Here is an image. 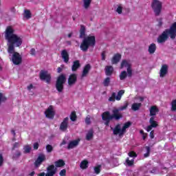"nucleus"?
<instances>
[{
	"label": "nucleus",
	"mask_w": 176,
	"mask_h": 176,
	"mask_svg": "<svg viewBox=\"0 0 176 176\" xmlns=\"http://www.w3.org/2000/svg\"><path fill=\"white\" fill-rule=\"evenodd\" d=\"M5 39L8 41V52L9 54H12V63L15 65H19L21 63V56H20V54L14 52V46L20 47L23 45V38L14 34L13 28L8 26L5 31Z\"/></svg>",
	"instance_id": "nucleus-1"
},
{
	"label": "nucleus",
	"mask_w": 176,
	"mask_h": 176,
	"mask_svg": "<svg viewBox=\"0 0 176 176\" xmlns=\"http://www.w3.org/2000/svg\"><path fill=\"white\" fill-rule=\"evenodd\" d=\"M86 36V28L83 25H81L80 30V38L82 40L80 45V49H81L82 52H87L89 50V47L91 46L94 47L96 45V37L94 36Z\"/></svg>",
	"instance_id": "nucleus-2"
},
{
	"label": "nucleus",
	"mask_w": 176,
	"mask_h": 176,
	"mask_svg": "<svg viewBox=\"0 0 176 176\" xmlns=\"http://www.w3.org/2000/svg\"><path fill=\"white\" fill-rule=\"evenodd\" d=\"M126 108H127V104H125L124 106L121 107L120 109H114L113 110L112 116H111L108 111L103 113L102 115V119L105 122L106 126H108L109 121L112 120V119H116V120H119V119H121L122 114L119 113V111H124Z\"/></svg>",
	"instance_id": "nucleus-3"
},
{
	"label": "nucleus",
	"mask_w": 176,
	"mask_h": 176,
	"mask_svg": "<svg viewBox=\"0 0 176 176\" xmlns=\"http://www.w3.org/2000/svg\"><path fill=\"white\" fill-rule=\"evenodd\" d=\"M168 35H170L171 39H175L176 37V22H175L170 26V29L164 30L161 35H160L157 39V43H164L167 39H168Z\"/></svg>",
	"instance_id": "nucleus-4"
},
{
	"label": "nucleus",
	"mask_w": 176,
	"mask_h": 176,
	"mask_svg": "<svg viewBox=\"0 0 176 176\" xmlns=\"http://www.w3.org/2000/svg\"><path fill=\"white\" fill-rule=\"evenodd\" d=\"M130 126H131V122H130L125 123L122 129L120 127V125H117L113 131V134H115V135H119L120 137L121 135H123V134H124L126 129H129Z\"/></svg>",
	"instance_id": "nucleus-5"
},
{
	"label": "nucleus",
	"mask_w": 176,
	"mask_h": 176,
	"mask_svg": "<svg viewBox=\"0 0 176 176\" xmlns=\"http://www.w3.org/2000/svg\"><path fill=\"white\" fill-rule=\"evenodd\" d=\"M66 80L67 78H65V75L64 74H61L58 77L56 87L59 93H61V91H63V89H64V84L65 83Z\"/></svg>",
	"instance_id": "nucleus-6"
},
{
	"label": "nucleus",
	"mask_w": 176,
	"mask_h": 176,
	"mask_svg": "<svg viewBox=\"0 0 176 176\" xmlns=\"http://www.w3.org/2000/svg\"><path fill=\"white\" fill-rule=\"evenodd\" d=\"M152 9L155 16H160L162 12V3L159 0H153L151 4Z\"/></svg>",
	"instance_id": "nucleus-7"
},
{
	"label": "nucleus",
	"mask_w": 176,
	"mask_h": 176,
	"mask_svg": "<svg viewBox=\"0 0 176 176\" xmlns=\"http://www.w3.org/2000/svg\"><path fill=\"white\" fill-rule=\"evenodd\" d=\"M40 78L41 80H45L47 83H50L52 77L50 76V74H49V72L42 70L40 73Z\"/></svg>",
	"instance_id": "nucleus-8"
},
{
	"label": "nucleus",
	"mask_w": 176,
	"mask_h": 176,
	"mask_svg": "<svg viewBox=\"0 0 176 176\" xmlns=\"http://www.w3.org/2000/svg\"><path fill=\"white\" fill-rule=\"evenodd\" d=\"M45 115L48 119H53L54 118L55 112L53 106H50L45 111Z\"/></svg>",
	"instance_id": "nucleus-9"
},
{
	"label": "nucleus",
	"mask_w": 176,
	"mask_h": 176,
	"mask_svg": "<svg viewBox=\"0 0 176 176\" xmlns=\"http://www.w3.org/2000/svg\"><path fill=\"white\" fill-rule=\"evenodd\" d=\"M150 125L146 127V131L149 132L152 129L157 126V122L155 121V117H151L149 120Z\"/></svg>",
	"instance_id": "nucleus-10"
},
{
	"label": "nucleus",
	"mask_w": 176,
	"mask_h": 176,
	"mask_svg": "<svg viewBox=\"0 0 176 176\" xmlns=\"http://www.w3.org/2000/svg\"><path fill=\"white\" fill-rule=\"evenodd\" d=\"M47 173L45 174V176H53L54 174H56L57 169L54 167V165H50L47 168Z\"/></svg>",
	"instance_id": "nucleus-11"
},
{
	"label": "nucleus",
	"mask_w": 176,
	"mask_h": 176,
	"mask_svg": "<svg viewBox=\"0 0 176 176\" xmlns=\"http://www.w3.org/2000/svg\"><path fill=\"white\" fill-rule=\"evenodd\" d=\"M45 160H46V157L45 156V155L40 154L38 155V157L36 160L34 164L36 167H39V166H41V164H42V162H45Z\"/></svg>",
	"instance_id": "nucleus-12"
},
{
	"label": "nucleus",
	"mask_w": 176,
	"mask_h": 176,
	"mask_svg": "<svg viewBox=\"0 0 176 176\" xmlns=\"http://www.w3.org/2000/svg\"><path fill=\"white\" fill-rule=\"evenodd\" d=\"M68 120H69V118H68V117H67L63 120V121L60 124V129L62 131H65V130H67V129H68Z\"/></svg>",
	"instance_id": "nucleus-13"
},
{
	"label": "nucleus",
	"mask_w": 176,
	"mask_h": 176,
	"mask_svg": "<svg viewBox=\"0 0 176 176\" xmlns=\"http://www.w3.org/2000/svg\"><path fill=\"white\" fill-rule=\"evenodd\" d=\"M60 56L64 63H68V61H69V54H68V52H67V50H62Z\"/></svg>",
	"instance_id": "nucleus-14"
},
{
	"label": "nucleus",
	"mask_w": 176,
	"mask_h": 176,
	"mask_svg": "<svg viewBox=\"0 0 176 176\" xmlns=\"http://www.w3.org/2000/svg\"><path fill=\"white\" fill-rule=\"evenodd\" d=\"M122 60V54L118 53L113 55L111 58V64H118Z\"/></svg>",
	"instance_id": "nucleus-15"
},
{
	"label": "nucleus",
	"mask_w": 176,
	"mask_h": 176,
	"mask_svg": "<svg viewBox=\"0 0 176 176\" xmlns=\"http://www.w3.org/2000/svg\"><path fill=\"white\" fill-rule=\"evenodd\" d=\"M76 82V76L75 74L70 75L68 78L69 86H72V85H75Z\"/></svg>",
	"instance_id": "nucleus-16"
},
{
	"label": "nucleus",
	"mask_w": 176,
	"mask_h": 176,
	"mask_svg": "<svg viewBox=\"0 0 176 176\" xmlns=\"http://www.w3.org/2000/svg\"><path fill=\"white\" fill-rule=\"evenodd\" d=\"M79 141H80V140H79V139H78L76 140L71 141L69 143V145L67 146L68 149H72V148H75L76 146H78V145L79 144Z\"/></svg>",
	"instance_id": "nucleus-17"
},
{
	"label": "nucleus",
	"mask_w": 176,
	"mask_h": 176,
	"mask_svg": "<svg viewBox=\"0 0 176 176\" xmlns=\"http://www.w3.org/2000/svg\"><path fill=\"white\" fill-rule=\"evenodd\" d=\"M167 72H168V69L167 67H162L160 71V78H164V76L167 75Z\"/></svg>",
	"instance_id": "nucleus-18"
},
{
	"label": "nucleus",
	"mask_w": 176,
	"mask_h": 176,
	"mask_svg": "<svg viewBox=\"0 0 176 176\" xmlns=\"http://www.w3.org/2000/svg\"><path fill=\"white\" fill-rule=\"evenodd\" d=\"M131 60L129 59H124L121 62V67H131Z\"/></svg>",
	"instance_id": "nucleus-19"
},
{
	"label": "nucleus",
	"mask_w": 176,
	"mask_h": 176,
	"mask_svg": "<svg viewBox=\"0 0 176 176\" xmlns=\"http://www.w3.org/2000/svg\"><path fill=\"white\" fill-rule=\"evenodd\" d=\"M157 112H159V109H157V107L156 106H153L151 107V109H150L151 116H155L156 115V113H157Z\"/></svg>",
	"instance_id": "nucleus-20"
},
{
	"label": "nucleus",
	"mask_w": 176,
	"mask_h": 176,
	"mask_svg": "<svg viewBox=\"0 0 176 176\" xmlns=\"http://www.w3.org/2000/svg\"><path fill=\"white\" fill-rule=\"evenodd\" d=\"M23 17H25V19H27V20L31 19V17H32L31 11L30 10H24Z\"/></svg>",
	"instance_id": "nucleus-21"
},
{
	"label": "nucleus",
	"mask_w": 176,
	"mask_h": 176,
	"mask_svg": "<svg viewBox=\"0 0 176 176\" xmlns=\"http://www.w3.org/2000/svg\"><path fill=\"white\" fill-rule=\"evenodd\" d=\"M155 52H156V44L152 43L148 47V53H150V54H153Z\"/></svg>",
	"instance_id": "nucleus-22"
},
{
	"label": "nucleus",
	"mask_w": 176,
	"mask_h": 176,
	"mask_svg": "<svg viewBox=\"0 0 176 176\" xmlns=\"http://www.w3.org/2000/svg\"><path fill=\"white\" fill-rule=\"evenodd\" d=\"M113 72V67H107L105 68V74L107 76H111Z\"/></svg>",
	"instance_id": "nucleus-23"
},
{
	"label": "nucleus",
	"mask_w": 176,
	"mask_h": 176,
	"mask_svg": "<svg viewBox=\"0 0 176 176\" xmlns=\"http://www.w3.org/2000/svg\"><path fill=\"white\" fill-rule=\"evenodd\" d=\"M83 8H85L86 10L89 9L90 8V5H91V0H83Z\"/></svg>",
	"instance_id": "nucleus-24"
},
{
	"label": "nucleus",
	"mask_w": 176,
	"mask_h": 176,
	"mask_svg": "<svg viewBox=\"0 0 176 176\" xmlns=\"http://www.w3.org/2000/svg\"><path fill=\"white\" fill-rule=\"evenodd\" d=\"M55 166L56 167H63V166H65V162L63 160H59L55 162Z\"/></svg>",
	"instance_id": "nucleus-25"
},
{
	"label": "nucleus",
	"mask_w": 176,
	"mask_h": 176,
	"mask_svg": "<svg viewBox=\"0 0 176 176\" xmlns=\"http://www.w3.org/2000/svg\"><path fill=\"white\" fill-rule=\"evenodd\" d=\"M124 94V90H120L118 91V95L115 97L117 101H120L122 96Z\"/></svg>",
	"instance_id": "nucleus-26"
},
{
	"label": "nucleus",
	"mask_w": 176,
	"mask_h": 176,
	"mask_svg": "<svg viewBox=\"0 0 176 176\" xmlns=\"http://www.w3.org/2000/svg\"><path fill=\"white\" fill-rule=\"evenodd\" d=\"M88 164H89V162H87V160H83V161L80 163V168H82V170H85V168H87Z\"/></svg>",
	"instance_id": "nucleus-27"
},
{
	"label": "nucleus",
	"mask_w": 176,
	"mask_h": 176,
	"mask_svg": "<svg viewBox=\"0 0 176 176\" xmlns=\"http://www.w3.org/2000/svg\"><path fill=\"white\" fill-rule=\"evenodd\" d=\"M141 107V103H133L132 104V109L133 111H138Z\"/></svg>",
	"instance_id": "nucleus-28"
},
{
	"label": "nucleus",
	"mask_w": 176,
	"mask_h": 176,
	"mask_svg": "<svg viewBox=\"0 0 176 176\" xmlns=\"http://www.w3.org/2000/svg\"><path fill=\"white\" fill-rule=\"evenodd\" d=\"M93 131L92 129L89 130V132L87 133L86 139L87 141H90L91 138H93Z\"/></svg>",
	"instance_id": "nucleus-29"
},
{
	"label": "nucleus",
	"mask_w": 176,
	"mask_h": 176,
	"mask_svg": "<svg viewBox=\"0 0 176 176\" xmlns=\"http://www.w3.org/2000/svg\"><path fill=\"white\" fill-rule=\"evenodd\" d=\"M89 71H90V67H85L84 69L82 70V78L86 76L87 74H89Z\"/></svg>",
	"instance_id": "nucleus-30"
},
{
	"label": "nucleus",
	"mask_w": 176,
	"mask_h": 176,
	"mask_svg": "<svg viewBox=\"0 0 176 176\" xmlns=\"http://www.w3.org/2000/svg\"><path fill=\"white\" fill-rule=\"evenodd\" d=\"M126 166H133L134 164V158L129 160V158L126 160Z\"/></svg>",
	"instance_id": "nucleus-31"
},
{
	"label": "nucleus",
	"mask_w": 176,
	"mask_h": 176,
	"mask_svg": "<svg viewBox=\"0 0 176 176\" xmlns=\"http://www.w3.org/2000/svg\"><path fill=\"white\" fill-rule=\"evenodd\" d=\"M70 119L72 122H75V120H76V113H75V111L72 112Z\"/></svg>",
	"instance_id": "nucleus-32"
},
{
	"label": "nucleus",
	"mask_w": 176,
	"mask_h": 176,
	"mask_svg": "<svg viewBox=\"0 0 176 176\" xmlns=\"http://www.w3.org/2000/svg\"><path fill=\"white\" fill-rule=\"evenodd\" d=\"M25 153H30L31 152V147L30 145H26L23 147Z\"/></svg>",
	"instance_id": "nucleus-33"
},
{
	"label": "nucleus",
	"mask_w": 176,
	"mask_h": 176,
	"mask_svg": "<svg viewBox=\"0 0 176 176\" xmlns=\"http://www.w3.org/2000/svg\"><path fill=\"white\" fill-rule=\"evenodd\" d=\"M126 76H127V73L126 72H122L120 75V80H124V79H126Z\"/></svg>",
	"instance_id": "nucleus-34"
},
{
	"label": "nucleus",
	"mask_w": 176,
	"mask_h": 176,
	"mask_svg": "<svg viewBox=\"0 0 176 176\" xmlns=\"http://www.w3.org/2000/svg\"><path fill=\"white\" fill-rule=\"evenodd\" d=\"M110 82H111V78L109 77L106 78L103 82L104 86H109Z\"/></svg>",
	"instance_id": "nucleus-35"
},
{
	"label": "nucleus",
	"mask_w": 176,
	"mask_h": 176,
	"mask_svg": "<svg viewBox=\"0 0 176 176\" xmlns=\"http://www.w3.org/2000/svg\"><path fill=\"white\" fill-rule=\"evenodd\" d=\"M171 109L172 111H176V100H174L171 102Z\"/></svg>",
	"instance_id": "nucleus-36"
},
{
	"label": "nucleus",
	"mask_w": 176,
	"mask_h": 176,
	"mask_svg": "<svg viewBox=\"0 0 176 176\" xmlns=\"http://www.w3.org/2000/svg\"><path fill=\"white\" fill-rule=\"evenodd\" d=\"M94 171L96 174H100V171H101V166H98L94 168Z\"/></svg>",
	"instance_id": "nucleus-37"
},
{
	"label": "nucleus",
	"mask_w": 176,
	"mask_h": 176,
	"mask_svg": "<svg viewBox=\"0 0 176 176\" xmlns=\"http://www.w3.org/2000/svg\"><path fill=\"white\" fill-rule=\"evenodd\" d=\"M122 10H123V7L120 6H119L116 9V12L117 13H118V14H122Z\"/></svg>",
	"instance_id": "nucleus-38"
},
{
	"label": "nucleus",
	"mask_w": 176,
	"mask_h": 176,
	"mask_svg": "<svg viewBox=\"0 0 176 176\" xmlns=\"http://www.w3.org/2000/svg\"><path fill=\"white\" fill-rule=\"evenodd\" d=\"M116 97V93H113L111 96L109 98V101H115V98Z\"/></svg>",
	"instance_id": "nucleus-39"
},
{
	"label": "nucleus",
	"mask_w": 176,
	"mask_h": 176,
	"mask_svg": "<svg viewBox=\"0 0 176 176\" xmlns=\"http://www.w3.org/2000/svg\"><path fill=\"white\" fill-rule=\"evenodd\" d=\"M146 153H144V157H148V156H149V152H151V148H149V146H146Z\"/></svg>",
	"instance_id": "nucleus-40"
},
{
	"label": "nucleus",
	"mask_w": 176,
	"mask_h": 176,
	"mask_svg": "<svg viewBox=\"0 0 176 176\" xmlns=\"http://www.w3.org/2000/svg\"><path fill=\"white\" fill-rule=\"evenodd\" d=\"M129 157H137V154L134 153L133 151L129 152L128 153Z\"/></svg>",
	"instance_id": "nucleus-41"
},
{
	"label": "nucleus",
	"mask_w": 176,
	"mask_h": 176,
	"mask_svg": "<svg viewBox=\"0 0 176 176\" xmlns=\"http://www.w3.org/2000/svg\"><path fill=\"white\" fill-rule=\"evenodd\" d=\"M67 174V170L65 169H63L60 170V172L59 173V175L60 176H65Z\"/></svg>",
	"instance_id": "nucleus-42"
},
{
	"label": "nucleus",
	"mask_w": 176,
	"mask_h": 176,
	"mask_svg": "<svg viewBox=\"0 0 176 176\" xmlns=\"http://www.w3.org/2000/svg\"><path fill=\"white\" fill-rule=\"evenodd\" d=\"M3 101H6V98H5V96L0 93V104L1 102H3Z\"/></svg>",
	"instance_id": "nucleus-43"
},
{
	"label": "nucleus",
	"mask_w": 176,
	"mask_h": 176,
	"mask_svg": "<svg viewBox=\"0 0 176 176\" xmlns=\"http://www.w3.org/2000/svg\"><path fill=\"white\" fill-rule=\"evenodd\" d=\"M46 150L47 152H52V151H53V147L51 145L48 144L46 146Z\"/></svg>",
	"instance_id": "nucleus-44"
},
{
	"label": "nucleus",
	"mask_w": 176,
	"mask_h": 176,
	"mask_svg": "<svg viewBox=\"0 0 176 176\" xmlns=\"http://www.w3.org/2000/svg\"><path fill=\"white\" fill-rule=\"evenodd\" d=\"M30 54L31 56H36V51L35 50V49L32 48L30 50Z\"/></svg>",
	"instance_id": "nucleus-45"
},
{
	"label": "nucleus",
	"mask_w": 176,
	"mask_h": 176,
	"mask_svg": "<svg viewBox=\"0 0 176 176\" xmlns=\"http://www.w3.org/2000/svg\"><path fill=\"white\" fill-rule=\"evenodd\" d=\"M72 67H80V63H79V60L74 61Z\"/></svg>",
	"instance_id": "nucleus-46"
},
{
	"label": "nucleus",
	"mask_w": 176,
	"mask_h": 176,
	"mask_svg": "<svg viewBox=\"0 0 176 176\" xmlns=\"http://www.w3.org/2000/svg\"><path fill=\"white\" fill-rule=\"evenodd\" d=\"M127 74H128V76H131V67L127 68Z\"/></svg>",
	"instance_id": "nucleus-47"
},
{
	"label": "nucleus",
	"mask_w": 176,
	"mask_h": 176,
	"mask_svg": "<svg viewBox=\"0 0 176 176\" xmlns=\"http://www.w3.org/2000/svg\"><path fill=\"white\" fill-rule=\"evenodd\" d=\"M3 164V157H2V155L0 154V167Z\"/></svg>",
	"instance_id": "nucleus-48"
},
{
	"label": "nucleus",
	"mask_w": 176,
	"mask_h": 176,
	"mask_svg": "<svg viewBox=\"0 0 176 176\" xmlns=\"http://www.w3.org/2000/svg\"><path fill=\"white\" fill-rule=\"evenodd\" d=\"M101 57H102V60H105V51H103L101 54Z\"/></svg>",
	"instance_id": "nucleus-49"
},
{
	"label": "nucleus",
	"mask_w": 176,
	"mask_h": 176,
	"mask_svg": "<svg viewBox=\"0 0 176 176\" xmlns=\"http://www.w3.org/2000/svg\"><path fill=\"white\" fill-rule=\"evenodd\" d=\"M85 123L87 124H90V117H87L85 119Z\"/></svg>",
	"instance_id": "nucleus-50"
},
{
	"label": "nucleus",
	"mask_w": 176,
	"mask_h": 176,
	"mask_svg": "<svg viewBox=\"0 0 176 176\" xmlns=\"http://www.w3.org/2000/svg\"><path fill=\"white\" fill-rule=\"evenodd\" d=\"M38 148H39V144H38V142L34 143V149H38Z\"/></svg>",
	"instance_id": "nucleus-51"
},
{
	"label": "nucleus",
	"mask_w": 176,
	"mask_h": 176,
	"mask_svg": "<svg viewBox=\"0 0 176 176\" xmlns=\"http://www.w3.org/2000/svg\"><path fill=\"white\" fill-rule=\"evenodd\" d=\"M32 89H34V86L32 85V84H30V85L28 87V90H32Z\"/></svg>",
	"instance_id": "nucleus-52"
},
{
	"label": "nucleus",
	"mask_w": 176,
	"mask_h": 176,
	"mask_svg": "<svg viewBox=\"0 0 176 176\" xmlns=\"http://www.w3.org/2000/svg\"><path fill=\"white\" fill-rule=\"evenodd\" d=\"M157 25L158 27H162V25H163V21H162V19L159 21Z\"/></svg>",
	"instance_id": "nucleus-53"
},
{
	"label": "nucleus",
	"mask_w": 176,
	"mask_h": 176,
	"mask_svg": "<svg viewBox=\"0 0 176 176\" xmlns=\"http://www.w3.org/2000/svg\"><path fill=\"white\" fill-rule=\"evenodd\" d=\"M150 137H151V138H152V139L155 138V135H153V131H152L150 133Z\"/></svg>",
	"instance_id": "nucleus-54"
},
{
	"label": "nucleus",
	"mask_w": 176,
	"mask_h": 176,
	"mask_svg": "<svg viewBox=\"0 0 176 176\" xmlns=\"http://www.w3.org/2000/svg\"><path fill=\"white\" fill-rule=\"evenodd\" d=\"M136 100H137V101L141 102V101L144 100V98L142 97H139V98H136Z\"/></svg>",
	"instance_id": "nucleus-55"
},
{
	"label": "nucleus",
	"mask_w": 176,
	"mask_h": 176,
	"mask_svg": "<svg viewBox=\"0 0 176 176\" xmlns=\"http://www.w3.org/2000/svg\"><path fill=\"white\" fill-rule=\"evenodd\" d=\"M20 146V144H19V143H15L14 144V148H17V147H19Z\"/></svg>",
	"instance_id": "nucleus-56"
},
{
	"label": "nucleus",
	"mask_w": 176,
	"mask_h": 176,
	"mask_svg": "<svg viewBox=\"0 0 176 176\" xmlns=\"http://www.w3.org/2000/svg\"><path fill=\"white\" fill-rule=\"evenodd\" d=\"M61 71H63V69L61 67H58V73L60 74V72H61Z\"/></svg>",
	"instance_id": "nucleus-57"
},
{
	"label": "nucleus",
	"mask_w": 176,
	"mask_h": 176,
	"mask_svg": "<svg viewBox=\"0 0 176 176\" xmlns=\"http://www.w3.org/2000/svg\"><path fill=\"white\" fill-rule=\"evenodd\" d=\"M11 12H13V13H14V12H16L14 7L11 8Z\"/></svg>",
	"instance_id": "nucleus-58"
},
{
	"label": "nucleus",
	"mask_w": 176,
	"mask_h": 176,
	"mask_svg": "<svg viewBox=\"0 0 176 176\" xmlns=\"http://www.w3.org/2000/svg\"><path fill=\"white\" fill-rule=\"evenodd\" d=\"M78 69V67H72V71H76Z\"/></svg>",
	"instance_id": "nucleus-59"
},
{
	"label": "nucleus",
	"mask_w": 176,
	"mask_h": 176,
	"mask_svg": "<svg viewBox=\"0 0 176 176\" xmlns=\"http://www.w3.org/2000/svg\"><path fill=\"white\" fill-rule=\"evenodd\" d=\"M142 138L143 140H145L146 138V134H143Z\"/></svg>",
	"instance_id": "nucleus-60"
},
{
	"label": "nucleus",
	"mask_w": 176,
	"mask_h": 176,
	"mask_svg": "<svg viewBox=\"0 0 176 176\" xmlns=\"http://www.w3.org/2000/svg\"><path fill=\"white\" fill-rule=\"evenodd\" d=\"M45 173H41L38 175V176H45Z\"/></svg>",
	"instance_id": "nucleus-61"
},
{
	"label": "nucleus",
	"mask_w": 176,
	"mask_h": 176,
	"mask_svg": "<svg viewBox=\"0 0 176 176\" xmlns=\"http://www.w3.org/2000/svg\"><path fill=\"white\" fill-rule=\"evenodd\" d=\"M35 175V172H32L30 174V176H34Z\"/></svg>",
	"instance_id": "nucleus-62"
},
{
	"label": "nucleus",
	"mask_w": 176,
	"mask_h": 176,
	"mask_svg": "<svg viewBox=\"0 0 176 176\" xmlns=\"http://www.w3.org/2000/svg\"><path fill=\"white\" fill-rule=\"evenodd\" d=\"M71 36H72V32H71V33H69V34H68V38H71Z\"/></svg>",
	"instance_id": "nucleus-63"
},
{
	"label": "nucleus",
	"mask_w": 176,
	"mask_h": 176,
	"mask_svg": "<svg viewBox=\"0 0 176 176\" xmlns=\"http://www.w3.org/2000/svg\"><path fill=\"white\" fill-rule=\"evenodd\" d=\"M11 133H12V134H13V135H16V133L14 132V131H11Z\"/></svg>",
	"instance_id": "nucleus-64"
}]
</instances>
